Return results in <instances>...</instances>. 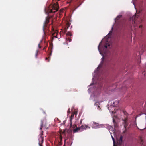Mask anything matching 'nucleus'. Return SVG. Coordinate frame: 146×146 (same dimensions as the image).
I'll return each instance as SVG.
<instances>
[{
	"label": "nucleus",
	"instance_id": "obj_37",
	"mask_svg": "<svg viewBox=\"0 0 146 146\" xmlns=\"http://www.w3.org/2000/svg\"><path fill=\"white\" fill-rule=\"evenodd\" d=\"M119 103V101H118L117 103Z\"/></svg>",
	"mask_w": 146,
	"mask_h": 146
},
{
	"label": "nucleus",
	"instance_id": "obj_8",
	"mask_svg": "<svg viewBox=\"0 0 146 146\" xmlns=\"http://www.w3.org/2000/svg\"><path fill=\"white\" fill-rule=\"evenodd\" d=\"M48 16L47 17H46V18L45 20V21L44 22V25L43 26L42 29H43V32H44V34H45V31H44V27L45 26V25L48 24L49 23V18L48 17Z\"/></svg>",
	"mask_w": 146,
	"mask_h": 146
},
{
	"label": "nucleus",
	"instance_id": "obj_1",
	"mask_svg": "<svg viewBox=\"0 0 146 146\" xmlns=\"http://www.w3.org/2000/svg\"><path fill=\"white\" fill-rule=\"evenodd\" d=\"M102 40L101 41L98 47V50L100 54L102 56H103L101 59L102 60L101 61V62H102L104 59V57L103 56V51L104 49H106L107 48V47L110 46V44H106L104 46H103L102 44Z\"/></svg>",
	"mask_w": 146,
	"mask_h": 146
},
{
	"label": "nucleus",
	"instance_id": "obj_5",
	"mask_svg": "<svg viewBox=\"0 0 146 146\" xmlns=\"http://www.w3.org/2000/svg\"><path fill=\"white\" fill-rule=\"evenodd\" d=\"M43 131H42L40 134L38 136V144L39 146H42L41 144L43 143L44 141L43 138L42 137V135H43Z\"/></svg>",
	"mask_w": 146,
	"mask_h": 146
},
{
	"label": "nucleus",
	"instance_id": "obj_13",
	"mask_svg": "<svg viewBox=\"0 0 146 146\" xmlns=\"http://www.w3.org/2000/svg\"><path fill=\"white\" fill-rule=\"evenodd\" d=\"M100 105V103L98 102H96L94 104V105L97 106V109L99 110H100V107L99 106Z\"/></svg>",
	"mask_w": 146,
	"mask_h": 146
},
{
	"label": "nucleus",
	"instance_id": "obj_11",
	"mask_svg": "<svg viewBox=\"0 0 146 146\" xmlns=\"http://www.w3.org/2000/svg\"><path fill=\"white\" fill-rule=\"evenodd\" d=\"M78 131L80 132L81 131L80 129V127H76V128L74 129L73 131V133H76Z\"/></svg>",
	"mask_w": 146,
	"mask_h": 146
},
{
	"label": "nucleus",
	"instance_id": "obj_38",
	"mask_svg": "<svg viewBox=\"0 0 146 146\" xmlns=\"http://www.w3.org/2000/svg\"><path fill=\"white\" fill-rule=\"evenodd\" d=\"M55 37L56 38H57V37L56 36Z\"/></svg>",
	"mask_w": 146,
	"mask_h": 146
},
{
	"label": "nucleus",
	"instance_id": "obj_30",
	"mask_svg": "<svg viewBox=\"0 0 146 146\" xmlns=\"http://www.w3.org/2000/svg\"><path fill=\"white\" fill-rule=\"evenodd\" d=\"M126 131V129H125V130L123 131V133H125V132Z\"/></svg>",
	"mask_w": 146,
	"mask_h": 146
},
{
	"label": "nucleus",
	"instance_id": "obj_3",
	"mask_svg": "<svg viewBox=\"0 0 146 146\" xmlns=\"http://www.w3.org/2000/svg\"><path fill=\"white\" fill-rule=\"evenodd\" d=\"M58 9V6L57 4L54 5L50 8H48L47 9H45V13L47 15L49 13H54L57 11Z\"/></svg>",
	"mask_w": 146,
	"mask_h": 146
},
{
	"label": "nucleus",
	"instance_id": "obj_25",
	"mask_svg": "<svg viewBox=\"0 0 146 146\" xmlns=\"http://www.w3.org/2000/svg\"><path fill=\"white\" fill-rule=\"evenodd\" d=\"M94 84V83L92 82V83H91L89 85H88V87L90 86H92V85H93Z\"/></svg>",
	"mask_w": 146,
	"mask_h": 146
},
{
	"label": "nucleus",
	"instance_id": "obj_29",
	"mask_svg": "<svg viewBox=\"0 0 146 146\" xmlns=\"http://www.w3.org/2000/svg\"><path fill=\"white\" fill-rule=\"evenodd\" d=\"M70 112V111L69 109L68 111V113H69Z\"/></svg>",
	"mask_w": 146,
	"mask_h": 146
},
{
	"label": "nucleus",
	"instance_id": "obj_7",
	"mask_svg": "<svg viewBox=\"0 0 146 146\" xmlns=\"http://www.w3.org/2000/svg\"><path fill=\"white\" fill-rule=\"evenodd\" d=\"M103 125H99L98 123L95 122H94L93 124L92 125V128L97 129L98 128H100L102 127Z\"/></svg>",
	"mask_w": 146,
	"mask_h": 146
},
{
	"label": "nucleus",
	"instance_id": "obj_9",
	"mask_svg": "<svg viewBox=\"0 0 146 146\" xmlns=\"http://www.w3.org/2000/svg\"><path fill=\"white\" fill-rule=\"evenodd\" d=\"M80 129L81 130V131H83L84 130H85L86 129L88 128H90V127L88 126L85 125H82L80 127Z\"/></svg>",
	"mask_w": 146,
	"mask_h": 146
},
{
	"label": "nucleus",
	"instance_id": "obj_12",
	"mask_svg": "<svg viewBox=\"0 0 146 146\" xmlns=\"http://www.w3.org/2000/svg\"><path fill=\"white\" fill-rule=\"evenodd\" d=\"M74 117V114H72L71 115V116L70 117V126H71V125H72V120L73 119Z\"/></svg>",
	"mask_w": 146,
	"mask_h": 146
},
{
	"label": "nucleus",
	"instance_id": "obj_34",
	"mask_svg": "<svg viewBox=\"0 0 146 146\" xmlns=\"http://www.w3.org/2000/svg\"><path fill=\"white\" fill-rule=\"evenodd\" d=\"M82 121L81 120L80 121V123H82Z\"/></svg>",
	"mask_w": 146,
	"mask_h": 146
},
{
	"label": "nucleus",
	"instance_id": "obj_33",
	"mask_svg": "<svg viewBox=\"0 0 146 146\" xmlns=\"http://www.w3.org/2000/svg\"><path fill=\"white\" fill-rule=\"evenodd\" d=\"M45 59L46 60H47L48 59V58H46Z\"/></svg>",
	"mask_w": 146,
	"mask_h": 146
},
{
	"label": "nucleus",
	"instance_id": "obj_31",
	"mask_svg": "<svg viewBox=\"0 0 146 146\" xmlns=\"http://www.w3.org/2000/svg\"><path fill=\"white\" fill-rule=\"evenodd\" d=\"M69 35L70 36H72V35H71V34H70V33H69Z\"/></svg>",
	"mask_w": 146,
	"mask_h": 146
},
{
	"label": "nucleus",
	"instance_id": "obj_4",
	"mask_svg": "<svg viewBox=\"0 0 146 146\" xmlns=\"http://www.w3.org/2000/svg\"><path fill=\"white\" fill-rule=\"evenodd\" d=\"M115 102H113L112 103V101H110L109 102V103L108 104V106H109V105L110 104V106L109 107H108V110H109V111L110 113H111V114H113L114 112V111H113L112 110L111 111V108H113L115 106Z\"/></svg>",
	"mask_w": 146,
	"mask_h": 146
},
{
	"label": "nucleus",
	"instance_id": "obj_23",
	"mask_svg": "<svg viewBox=\"0 0 146 146\" xmlns=\"http://www.w3.org/2000/svg\"><path fill=\"white\" fill-rule=\"evenodd\" d=\"M122 138L123 137L122 136H121L120 137V140L121 141V142L122 141Z\"/></svg>",
	"mask_w": 146,
	"mask_h": 146
},
{
	"label": "nucleus",
	"instance_id": "obj_26",
	"mask_svg": "<svg viewBox=\"0 0 146 146\" xmlns=\"http://www.w3.org/2000/svg\"><path fill=\"white\" fill-rule=\"evenodd\" d=\"M77 111H75L73 114L74 115H76L77 114Z\"/></svg>",
	"mask_w": 146,
	"mask_h": 146
},
{
	"label": "nucleus",
	"instance_id": "obj_14",
	"mask_svg": "<svg viewBox=\"0 0 146 146\" xmlns=\"http://www.w3.org/2000/svg\"><path fill=\"white\" fill-rule=\"evenodd\" d=\"M127 121L126 120H124L123 121V123L124 124V127L125 129L126 128L127 126Z\"/></svg>",
	"mask_w": 146,
	"mask_h": 146
},
{
	"label": "nucleus",
	"instance_id": "obj_36",
	"mask_svg": "<svg viewBox=\"0 0 146 146\" xmlns=\"http://www.w3.org/2000/svg\"><path fill=\"white\" fill-rule=\"evenodd\" d=\"M51 55H52V54H51V53L50 54V56H51Z\"/></svg>",
	"mask_w": 146,
	"mask_h": 146
},
{
	"label": "nucleus",
	"instance_id": "obj_15",
	"mask_svg": "<svg viewBox=\"0 0 146 146\" xmlns=\"http://www.w3.org/2000/svg\"><path fill=\"white\" fill-rule=\"evenodd\" d=\"M122 17L121 15H118L114 19V23L116 22V20H117L118 19H120Z\"/></svg>",
	"mask_w": 146,
	"mask_h": 146
},
{
	"label": "nucleus",
	"instance_id": "obj_28",
	"mask_svg": "<svg viewBox=\"0 0 146 146\" xmlns=\"http://www.w3.org/2000/svg\"><path fill=\"white\" fill-rule=\"evenodd\" d=\"M68 41H69V42H71V39L70 38H69V39H68Z\"/></svg>",
	"mask_w": 146,
	"mask_h": 146
},
{
	"label": "nucleus",
	"instance_id": "obj_19",
	"mask_svg": "<svg viewBox=\"0 0 146 146\" xmlns=\"http://www.w3.org/2000/svg\"><path fill=\"white\" fill-rule=\"evenodd\" d=\"M42 125H43V121L42 120L41 121V124L40 127V129L41 130L42 129Z\"/></svg>",
	"mask_w": 146,
	"mask_h": 146
},
{
	"label": "nucleus",
	"instance_id": "obj_27",
	"mask_svg": "<svg viewBox=\"0 0 146 146\" xmlns=\"http://www.w3.org/2000/svg\"><path fill=\"white\" fill-rule=\"evenodd\" d=\"M112 119H113V123H115V120H114V118H113Z\"/></svg>",
	"mask_w": 146,
	"mask_h": 146
},
{
	"label": "nucleus",
	"instance_id": "obj_2",
	"mask_svg": "<svg viewBox=\"0 0 146 146\" xmlns=\"http://www.w3.org/2000/svg\"><path fill=\"white\" fill-rule=\"evenodd\" d=\"M138 17V16L135 15L132 17V18H131L130 21L131 20L134 27L138 26L139 28L142 29V26L140 25L141 24V22L140 19L139 21L137 20V19Z\"/></svg>",
	"mask_w": 146,
	"mask_h": 146
},
{
	"label": "nucleus",
	"instance_id": "obj_32",
	"mask_svg": "<svg viewBox=\"0 0 146 146\" xmlns=\"http://www.w3.org/2000/svg\"><path fill=\"white\" fill-rule=\"evenodd\" d=\"M145 128H144L143 129H141V130H143V129H145Z\"/></svg>",
	"mask_w": 146,
	"mask_h": 146
},
{
	"label": "nucleus",
	"instance_id": "obj_39",
	"mask_svg": "<svg viewBox=\"0 0 146 146\" xmlns=\"http://www.w3.org/2000/svg\"><path fill=\"white\" fill-rule=\"evenodd\" d=\"M135 9H136V8H135Z\"/></svg>",
	"mask_w": 146,
	"mask_h": 146
},
{
	"label": "nucleus",
	"instance_id": "obj_35",
	"mask_svg": "<svg viewBox=\"0 0 146 146\" xmlns=\"http://www.w3.org/2000/svg\"><path fill=\"white\" fill-rule=\"evenodd\" d=\"M133 4L134 5V6H135V4H134V3H133Z\"/></svg>",
	"mask_w": 146,
	"mask_h": 146
},
{
	"label": "nucleus",
	"instance_id": "obj_21",
	"mask_svg": "<svg viewBox=\"0 0 146 146\" xmlns=\"http://www.w3.org/2000/svg\"><path fill=\"white\" fill-rule=\"evenodd\" d=\"M42 41V39L40 41V43L38 44V47L39 48H41V47L40 46V43H41Z\"/></svg>",
	"mask_w": 146,
	"mask_h": 146
},
{
	"label": "nucleus",
	"instance_id": "obj_10",
	"mask_svg": "<svg viewBox=\"0 0 146 146\" xmlns=\"http://www.w3.org/2000/svg\"><path fill=\"white\" fill-rule=\"evenodd\" d=\"M107 128L109 131H112L113 132V129L112 126L108 125L107 126Z\"/></svg>",
	"mask_w": 146,
	"mask_h": 146
},
{
	"label": "nucleus",
	"instance_id": "obj_6",
	"mask_svg": "<svg viewBox=\"0 0 146 146\" xmlns=\"http://www.w3.org/2000/svg\"><path fill=\"white\" fill-rule=\"evenodd\" d=\"M101 67V64H100L98 65V67L96 68V69L95 70H94V73L92 74V76H93V78L92 79V82L94 81V78L95 76V74H95V73L96 74L97 73V72H98L99 70V69Z\"/></svg>",
	"mask_w": 146,
	"mask_h": 146
},
{
	"label": "nucleus",
	"instance_id": "obj_20",
	"mask_svg": "<svg viewBox=\"0 0 146 146\" xmlns=\"http://www.w3.org/2000/svg\"><path fill=\"white\" fill-rule=\"evenodd\" d=\"M38 50H37L36 51V53L35 54V57L36 58H37V55H38Z\"/></svg>",
	"mask_w": 146,
	"mask_h": 146
},
{
	"label": "nucleus",
	"instance_id": "obj_17",
	"mask_svg": "<svg viewBox=\"0 0 146 146\" xmlns=\"http://www.w3.org/2000/svg\"><path fill=\"white\" fill-rule=\"evenodd\" d=\"M114 24H113L112 25V28L111 29V30H110V31L109 33L108 34V35H109L110 34H111V33H112V31H113V26H114Z\"/></svg>",
	"mask_w": 146,
	"mask_h": 146
},
{
	"label": "nucleus",
	"instance_id": "obj_18",
	"mask_svg": "<svg viewBox=\"0 0 146 146\" xmlns=\"http://www.w3.org/2000/svg\"><path fill=\"white\" fill-rule=\"evenodd\" d=\"M95 96H93L92 95H91L90 98V100H92L93 101H95V100L94 99H93V98Z\"/></svg>",
	"mask_w": 146,
	"mask_h": 146
},
{
	"label": "nucleus",
	"instance_id": "obj_24",
	"mask_svg": "<svg viewBox=\"0 0 146 146\" xmlns=\"http://www.w3.org/2000/svg\"><path fill=\"white\" fill-rule=\"evenodd\" d=\"M143 114H139L137 116V117H136V118L137 117H139L140 116H141V115H142Z\"/></svg>",
	"mask_w": 146,
	"mask_h": 146
},
{
	"label": "nucleus",
	"instance_id": "obj_16",
	"mask_svg": "<svg viewBox=\"0 0 146 146\" xmlns=\"http://www.w3.org/2000/svg\"><path fill=\"white\" fill-rule=\"evenodd\" d=\"M110 133L111 134V137L112 139V140L113 141V146H115V141L114 138H113V136L111 135V132H110Z\"/></svg>",
	"mask_w": 146,
	"mask_h": 146
},
{
	"label": "nucleus",
	"instance_id": "obj_22",
	"mask_svg": "<svg viewBox=\"0 0 146 146\" xmlns=\"http://www.w3.org/2000/svg\"><path fill=\"white\" fill-rule=\"evenodd\" d=\"M91 88H89L88 90V91L89 93H90L91 92Z\"/></svg>",
	"mask_w": 146,
	"mask_h": 146
}]
</instances>
